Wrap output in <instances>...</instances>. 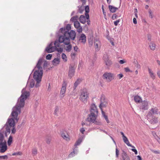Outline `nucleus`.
Masks as SVG:
<instances>
[{
  "label": "nucleus",
  "mask_w": 160,
  "mask_h": 160,
  "mask_svg": "<svg viewBox=\"0 0 160 160\" xmlns=\"http://www.w3.org/2000/svg\"><path fill=\"white\" fill-rule=\"evenodd\" d=\"M37 154V151L36 148H33L32 149V154L34 156Z\"/></svg>",
  "instance_id": "obj_40"
},
{
  "label": "nucleus",
  "mask_w": 160,
  "mask_h": 160,
  "mask_svg": "<svg viewBox=\"0 0 160 160\" xmlns=\"http://www.w3.org/2000/svg\"><path fill=\"white\" fill-rule=\"evenodd\" d=\"M149 47L152 50H154L156 48V44L153 42H151L149 44Z\"/></svg>",
  "instance_id": "obj_28"
},
{
  "label": "nucleus",
  "mask_w": 160,
  "mask_h": 160,
  "mask_svg": "<svg viewBox=\"0 0 160 160\" xmlns=\"http://www.w3.org/2000/svg\"><path fill=\"white\" fill-rule=\"evenodd\" d=\"M148 13H149L150 17L151 18H152L153 17V15L151 10L149 9V10Z\"/></svg>",
  "instance_id": "obj_46"
},
{
  "label": "nucleus",
  "mask_w": 160,
  "mask_h": 160,
  "mask_svg": "<svg viewBox=\"0 0 160 160\" xmlns=\"http://www.w3.org/2000/svg\"><path fill=\"white\" fill-rule=\"evenodd\" d=\"M104 117L106 121V122H107L108 123H109V120L108 119V116L107 115H104Z\"/></svg>",
  "instance_id": "obj_52"
},
{
  "label": "nucleus",
  "mask_w": 160,
  "mask_h": 160,
  "mask_svg": "<svg viewBox=\"0 0 160 160\" xmlns=\"http://www.w3.org/2000/svg\"><path fill=\"white\" fill-rule=\"evenodd\" d=\"M42 62V59L40 58L35 67V68H37L38 70H42L41 65Z\"/></svg>",
  "instance_id": "obj_16"
},
{
  "label": "nucleus",
  "mask_w": 160,
  "mask_h": 160,
  "mask_svg": "<svg viewBox=\"0 0 160 160\" xmlns=\"http://www.w3.org/2000/svg\"><path fill=\"white\" fill-rule=\"evenodd\" d=\"M92 122L94 123V124L97 125H100L101 124V122L99 120H96L94 122Z\"/></svg>",
  "instance_id": "obj_37"
},
{
  "label": "nucleus",
  "mask_w": 160,
  "mask_h": 160,
  "mask_svg": "<svg viewBox=\"0 0 160 160\" xmlns=\"http://www.w3.org/2000/svg\"><path fill=\"white\" fill-rule=\"evenodd\" d=\"M22 154V152H14L12 154V155L15 156L16 155H21Z\"/></svg>",
  "instance_id": "obj_42"
},
{
  "label": "nucleus",
  "mask_w": 160,
  "mask_h": 160,
  "mask_svg": "<svg viewBox=\"0 0 160 160\" xmlns=\"http://www.w3.org/2000/svg\"><path fill=\"white\" fill-rule=\"evenodd\" d=\"M56 49L57 51L59 53H61L63 51V49L62 48H56Z\"/></svg>",
  "instance_id": "obj_39"
},
{
  "label": "nucleus",
  "mask_w": 160,
  "mask_h": 160,
  "mask_svg": "<svg viewBox=\"0 0 160 160\" xmlns=\"http://www.w3.org/2000/svg\"><path fill=\"white\" fill-rule=\"evenodd\" d=\"M85 131V130L84 129V128H82L80 130V132L82 133L83 134L84 132Z\"/></svg>",
  "instance_id": "obj_59"
},
{
  "label": "nucleus",
  "mask_w": 160,
  "mask_h": 160,
  "mask_svg": "<svg viewBox=\"0 0 160 160\" xmlns=\"http://www.w3.org/2000/svg\"><path fill=\"white\" fill-rule=\"evenodd\" d=\"M116 156L117 157H118V156L119 155V151L118 150L117 148H116Z\"/></svg>",
  "instance_id": "obj_56"
},
{
  "label": "nucleus",
  "mask_w": 160,
  "mask_h": 160,
  "mask_svg": "<svg viewBox=\"0 0 160 160\" xmlns=\"http://www.w3.org/2000/svg\"><path fill=\"white\" fill-rule=\"evenodd\" d=\"M108 8L110 11L112 12H115L118 9L117 8L110 5L108 6Z\"/></svg>",
  "instance_id": "obj_27"
},
{
  "label": "nucleus",
  "mask_w": 160,
  "mask_h": 160,
  "mask_svg": "<svg viewBox=\"0 0 160 160\" xmlns=\"http://www.w3.org/2000/svg\"><path fill=\"white\" fill-rule=\"evenodd\" d=\"M0 152L1 153H3L5 152L7 149V147L6 143L5 145H3L0 146Z\"/></svg>",
  "instance_id": "obj_20"
},
{
  "label": "nucleus",
  "mask_w": 160,
  "mask_h": 160,
  "mask_svg": "<svg viewBox=\"0 0 160 160\" xmlns=\"http://www.w3.org/2000/svg\"><path fill=\"white\" fill-rule=\"evenodd\" d=\"M84 11V8L82 7H80L79 9L78 12L81 13H82Z\"/></svg>",
  "instance_id": "obj_44"
},
{
  "label": "nucleus",
  "mask_w": 160,
  "mask_h": 160,
  "mask_svg": "<svg viewBox=\"0 0 160 160\" xmlns=\"http://www.w3.org/2000/svg\"><path fill=\"white\" fill-rule=\"evenodd\" d=\"M125 71L126 72H131V71L130 69L129 68H128L127 67L124 68Z\"/></svg>",
  "instance_id": "obj_55"
},
{
  "label": "nucleus",
  "mask_w": 160,
  "mask_h": 160,
  "mask_svg": "<svg viewBox=\"0 0 160 160\" xmlns=\"http://www.w3.org/2000/svg\"><path fill=\"white\" fill-rule=\"evenodd\" d=\"M94 44L96 51H98L100 50L101 46V43L99 40L97 38L95 39Z\"/></svg>",
  "instance_id": "obj_12"
},
{
  "label": "nucleus",
  "mask_w": 160,
  "mask_h": 160,
  "mask_svg": "<svg viewBox=\"0 0 160 160\" xmlns=\"http://www.w3.org/2000/svg\"><path fill=\"white\" fill-rule=\"evenodd\" d=\"M53 43L51 42L46 48L45 51L48 53H51L55 50L56 48L52 46Z\"/></svg>",
  "instance_id": "obj_13"
},
{
  "label": "nucleus",
  "mask_w": 160,
  "mask_h": 160,
  "mask_svg": "<svg viewBox=\"0 0 160 160\" xmlns=\"http://www.w3.org/2000/svg\"><path fill=\"white\" fill-rule=\"evenodd\" d=\"M117 17V15L116 14H114L112 15V19L113 20L116 19Z\"/></svg>",
  "instance_id": "obj_54"
},
{
  "label": "nucleus",
  "mask_w": 160,
  "mask_h": 160,
  "mask_svg": "<svg viewBox=\"0 0 160 160\" xmlns=\"http://www.w3.org/2000/svg\"><path fill=\"white\" fill-rule=\"evenodd\" d=\"M76 28L77 29V32H81L82 31V28L81 26L79 27L78 28Z\"/></svg>",
  "instance_id": "obj_45"
},
{
  "label": "nucleus",
  "mask_w": 160,
  "mask_h": 160,
  "mask_svg": "<svg viewBox=\"0 0 160 160\" xmlns=\"http://www.w3.org/2000/svg\"><path fill=\"white\" fill-rule=\"evenodd\" d=\"M78 18V17L77 16H75L71 18L70 21L74 22H77Z\"/></svg>",
  "instance_id": "obj_30"
},
{
  "label": "nucleus",
  "mask_w": 160,
  "mask_h": 160,
  "mask_svg": "<svg viewBox=\"0 0 160 160\" xmlns=\"http://www.w3.org/2000/svg\"><path fill=\"white\" fill-rule=\"evenodd\" d=\"M77 149L75 148L73 149V152H72L68 156V158H70L73 157L75 155L77 154Z\"/></svg>",
  "instance_id": "obj_24"
},
{
  "label": "nucleus",
  "mask_w": 160,
  "mask_h": 160,
  "mask_svg": "<svg viewBox=\"0 0 160 160\" xmlns=\"http://www.w3.org/2000/svg\"><path fill=\"white\" fill-rule=\"evenodd\" d=\"M148 71L150 74V76L153 79L155 78V76L153 72L149 68H148Z\"/></svg>",
  "instance_id": "obj_32"
},
{
  "label": "nucleus",
  "mask_w": 160,
  "mask_h": 160,
  "mask_svg": "<svg viewBox=\"0 0 160 160\" xmlns=\"http://www.w3.org/2000/svg\"><path fill=\"white\" fill-rule=\"evenodd\" d=\"M120 22V19H118L114 22V24L116 26L118 25V23Z\"/></svg>",
  "instance_id": "obj_49"
},
{
  "label": "nucleus",
  "mask_w": 160,
  "mask_h": 160,
  "mask_svg": "<svg viewBox=\"0 0 160 160\" xmlns=\"http://www.w3.org/2000/svg\"><path fill=\"white\" fill-rule=\"evenodd\" d=\"M35 85L34 82L33 80H32V81L30 82V87L31 88H33Z\"/></svg>",
  "instance_id": "obj_41"
},
{
  "label": "nucleus",
  "mask_w": 160,
  "mask_h": 160,
  "mask_svg": "<svg viewBox=\"0 0 160 160\" xmlns=\"http://www.w3.org/2000/svg\"><path fill=\"white\" fill-rule=\"evenodd\" d=\"M52 57V55L51 54H48L46 57V58L47 60H50L51 59Z\"/></svg>",
  "instance_id": "obj_43"
},
{
  "label": "nucleus",
  "mask_w": 160,
  "mask_h": 160,
  "mask_svg": "<svg viewBox=\"0 0 160 160\" xmlns=\"http://www.w3.org/2000/svg\"><path fill=\"white\" fill-rule=\"evenodd\" d=\"M6 143L3 134L0 132V146Z\"/></svg>",
  "instance_id": "obj_17"
},
{
  "label": "nucleus",
  "mask_w": 160,
  "mask_h": 160,
  "mask_svg": "<svg viewBox=\"0 0 160 160\" xmlns=\"http://www.w3.org/2000/svg\"><path fill=\"white\" fill-rule=\"evenodd\" d=\"M102 9L104 15L106 16V12L104 11V6L103 5H102Z\"/></svg>",
  "instance_id": "obj_57"
},
{
  "label": "nucleus",
  "mask_w": 160,
  "mask_h": 160,
  "mask_svg": "<svg viewBox=\"0 0 160 160\" xmlns=\"http://www.w3.org/2000/svg\"><path fill=\"white\" fill-rule=\"evenodd\" d=\"M51 140V138L50 136H47L46 138V141L48 144H49Z\"/></svg>",
  "instance_id": "obj_35"
},
{
  "label": "nucleus",
  "mask_w": 160,
  "mask_h": 160,
  "mask_svg": "<svg viewBox=\"0 0 160 160\" xmlns=\"http://www.w3.org/2000/svg\"><path fill=\"white\" fill-rule=\"evenodd\" d=\"M140 108L142 110H146L148 109V104L147 101H144L141 102Z\"/></svg>",
  "instance_id": "obj_15"
},
{
  "label": "nucleus",
  "mask_w": 160,
  "mask_h": 160,
  "mask_svg": "<svg viewBox=\"0 0 160 160\" xmlns=\"http://www.w3.org/2000/svg\"><path fill=\"white\" fill-rule=\"evenodd\" d=\"M58 107H56V108H55V111H54V113L55 115H57V112H58Z\"/></svg>",
  "instance_id": "obj_51"
},
{
  "label": "nucleus",
  "mask_w": 160,
  "mask_h": 160,
  "mask_svg": "<svg viewBox=\"0 0 160 160\" xmlns=\"http://www.w3.org/2000/svg\"><path fill=\"white\" fill-rule=\"evenodd\" d=\"M59 36L58 38V40L55 41L54 43V44L55 45L54 47L55 48H57L58 47H59L60 45V43H63L65 44H68L69 43V41L68 42H67V41H65L64 42H62V41H60V34H59Z\"/></svg>",
  "instance_id": "obj_11"
},
{
  "label": "nucleus",
  "mask_w": 160,
  "mask_h": 160,
  "mask_svg": "<svg viewBox=\"0 0 160 160\" xmlns=\"http://www.w3.org/2000/svg\"><path fill=\"white\" fill-rule=\"evenodd\" d=\"M151 151L155 154H158L159 153V152L158 151H155L153 150H151Z\"/></svg>",
  "instance_id": "obj_62"
},
{
  "label": "nucleus",
  "mask_w": 160,
  "mask_h": 160,
  "mask_svg": "<svg viewBox=\"0 0 160 160\" xmlns=\"http://www.w3.org/2000/svg\"><path fill=\"white\" fill-rule=\"evenodd\" d=\"M120 63L121 64H123L125 62L123 60H121L119 61Z\"/></svg>",
  "instance_id": "obj_63"
},
{
  "label": "nucleus",
  "mask_w": 160,
  "mask_h": 160,
  "mask_svg": "<svg viewBox=\"0 0 160 160\" xmlns=\"http://www.w3.org/2000/svg\"><path fill=\"white\" fill-rule=\"evenodd\" d=\"M131 150L134 152L135 154L137 155L138 154V151L136 149L134 148H132L131 149Z\"/></svg>",
  "instance_id": "obj_58"
},
{
  "label": "nucleus",
  "mask_w": 160,
  "mask_h": 160,
  "mask_svg": "<svg viewBox=\"0 0 160 160\" xmlns=\"http://www.w3.org/2000/svg\"><path fill=\"white\" fill-rule=\"evenodd\" d=\"M134 99L136 102L139 103L142 100L141 98L138 96H135L134 97Z\"/></svg>",
  "instance_id": "obj_29"
},
{
  "label": "nucleus",
  "mask_w": 160,
  "mask_h": 160,
  "mask_svg": "<svg viewBox=\"0 0 160 160\" xmlns=\"http://www.w3.org/2000/svg\"><path fill=\"white\" fill-rule=\"evenodd\" d=\"M8 158V157L7 155L4 156H0V160H7Z\"/></svg>",
  "instance_id": "obj_38"
},
{
  "label": "nucleus",
  "mask_w": 160,
  "mask_h": 160,
  "mask_svg": "<svg viewBox=\"0 0 160 160\" xmlns=\"http://www.w3.org/2000/svg\"><path fill=\"white\" fill-rule=\"evenodd\" d=\"M82 142V139L81 138H79L78 140L76 142L74 146H77L79 145Z\"/></svg>",
  "instance_id": "obj_34"
},
{
  "label": "nucleus",
  "mask_w": 160,
  "mask_h": 160,
  "mask_svg": "<svg viewBox=\"0 0 160 160\" xmlns=\"http://www.w3.org/2000/svg\"><path fill=\"white\" fill-rule=\"evenodd\" d=\"M108 104L107 100L103 95H102L100 98V104L99 107L101 110L103 107H106Z\"/></svg>",
  "instance_id": "obj_9"
},
{
  "label": "nucleus",
  "mask_w": 160,
  "mask_h": 160,
  "mask_svg": "<svg viewBox=\"0 0 160 160\" xmlns=\"http://www.w3.org/2000/svg\"><path fill=\"white\" fill-rule=\"evenodd\" d=\"M98 111L96 106L94 104L91 105L90 109V113L87 118L88 122H94L98 116Z\"/></svg>",
  "instance_id": "obj_3"
},
{
  "label": "nucleus",
  "mask_w": 160,
  "mask_h": 160,
  "mask_svg": "<svg viewBox=\"0 0 160 160\" xmlns=\"http://www.w3.org/2000/svg\"><path fill=\"white\" fill-rule=\"evenodd\" d=\"M22 93L21 97L19 98L18 102L15 107L12 108V111L11 115L12 118H9L5 125L6 131L5 132V136H7V133L9 134L11 129V133L15 134L16 132V129L15 128V121L17 122L19 120L18 116L21 112V108L24 107L25 104V101L29 95V93L28 92L22 91Z\"/></svg>",
  "instance_id": "obj_1"
},
{
  "label": "nucleus",
  "mask_w": 160,
  "mask_h": 160,
  "mask_svg": "<svg viewBox=\"0 0 160 160\" xmlns=\"http://www.w3.org/2000/svg\"><path fill=\"white\" fill-rule=\"evenodd\" d=\"M71 38H69V43L68 44H65L67 46L65 47V49L67 52H70L72 49V46L70 44Z\"/></svg>",
  "instance_id": "obj_18"
},
{
  "label": "nucleus",
  "mask_w": 160,
  "mask_h": 160,
  "mask_svg": "<svg viewBox=\"0 0 160 160\" xmlns=\"http://www.w3.org/2000/svg\"><path fill=\"white\" fill-rule=\"evenodd\" d=\"M71 26L70 24H68L66 27L61 28L59 32L60 34V40L62 42L67 41H69V38H71L72 40H74L76 37V33L75 31L70 30Z\"/></svg>",
  "instance_id": "obj_2"
},
{
  "label": "nucleus",
  "mask_w": 160,
  "mask_h": 160,
  "mask_svg": "<svg viewBox=\"0 0 160 160\" xmlns=\"http://www.w3.org/2000/svg\"><path fill=\"white\" fill-rule=\"evenodd\" d=\"M86 17H85L83 15H81L79 18V21L80 22L83 23L85 24L86 22Z\"/></svg>",
  "instance_id": "obj_23"
},
{
  "label": "nucleus",
  "mask_w": 160,
  "mask_h": 160,
  "mask_svg": "<svg viewBox=\"0 0 160 160\" xmlns=\"http://www.w3.org/2000/svg\"><path fill=\"white\" fill-rule=\"evenodd\" d=\"M74 50L75 52H78V51H79L78 48L77 46H75L74 47Z\"/></svg>",
  "instance_id": "obj_53"
},
{
  "label": "nucleus",
  "mask_w": 160,
  "mask_h": 160,
  "mask_svg": "<svg viewBox=\"0 0 160 160\" xmlns=\"http://www.w3.org/2000/svg\"><path fill=\"white\" fill-rule=\"evenodd\" d=\"M81 81V79H78L76 81H75L74 83V88L75 89L77 87L78 85Z\"/></svg>",
  "instance_id": "obj_31"
},
{
  "label": "nucleus",
  "mask_w": 160,
  "mask_h": 160,
  "mask_svg": "<svg viewBox=\"0 0 160 160\" xmlns=\"http://www.w3.org/2000/svg\"><path fill=\"white\" fill-rule=\"evenodd\" d=\"M43 74L42 70H36L33 74V78L38 82H40Z\"/></svg>",
  "instance_id": "obj_5"
},
{
  "label": "nucleus",
  "mask_w": 160,
  "mask_h": 160,
  "mask_svg": "<svg viewBox=\"0 0 160 160\" xmlns=\"http://www.w3.org/2000/svg\"><path fill=\"white\" fill-rule=\"evenodd\" d=\"M135 66L138 68H141V66L140 65L138 64V62H137L135 64Z\"/></svg>",
  "instance_id": "obj_50"
},
{
  "label": "nucleus",
  "mask_w": 160,
  "mask_h": 160,
  "mask_svg": "<svg viewBox=\"0 0 160 160\" xmlns=\"http://www.w3.org/2000/svg\"><path fill=\"white\" fill-rule=\"evenodd\" d=\"M74 26L76 28H78L80 26V24L78 21L74 22Z\"/></svg>",
  "instance_id": "obj_36"
},
{
  "label": "nucleus",
  "mask_w": 160,
  "mask_h": 160,
  "mask_svg": "<svg viewBox=\"0 0 160 160\" xmlns=\"http://www.w3.org/2000/svg\"><path fill=\"white\" fill-rule=\"evenodd\" d=\"M85 15L86 16V18L87 19H88L89 18V16L88 14V13L89 12V9L88 6H87L85 7Z\"/></svg>",
  "instance_id": "obj_21"
},
{
  "label": "nucleus",
  "mask_w": 160,
  "mask_h": 160,
  "mask_svg": "<svg viewBox=\"0 0 160 160\" xmlns=\"http://www.w3.org/2000/svg\"><path fill=\"white\" fill-rule=\"evenodd\" d=\"M76 67L73 65H70L69 68L68 76L71 78L74 75Z\"/></svg>",
  "instance_id": "obj_10"
},
{
  "label": "nucleus",
  "mask_w": 160,
  "mask_h": 160,
  "mask_svg": "<svg viewBox=\"0 0 160 160\" xmlns=\"http://www.w3.org/2000/svg\"><path fill=\"white\" fill-rule=\"evenodd\" d=\"M12 137L10 135L9 136V139L8 141V146H10L11 143H12Z\"/></svg>",
  "instance_id": "obj_33"
},
{
  "label": "nucleus",
  "mask_w": 160,
  "mask_h": 160,
  "mask_svg": "<svg viewBox=\"0 0 160 160\" xmlns=\"http://www.w3.org/2000/svg\"><path fill=\"white\" fill-rule=\"evenodd\" d=\"M89 93L87 90L85 88H83L81 92L80 99L84 102H87L88 99L89 98Z\"/></svg>",
  "instance_id": "obj_4"
},
{
  "label": "nucleus",
  "mask_w": 160,
  "mask_h": 160,
  "mask_svg": "<svg viewBox=\"0 0 160 160\" xmlns=\"http://www.w3.org/2000/svg\"><path fill=\"white\" fill-rule=\"evenodd\" d=\"M103 78L104 79H106L107 81L110 82L114 79V75L113 73L106 72L103 75Z\"/></svg>",
  "instance_id": "obj_8"
},
{
  "label": "nucleus",
  "mask_w": 160,
  "mask_h": 160,
  "mask_svg": "<svg viewBox=\"0 0 160 160\" xmlns=\"http://www.w3.org/2000/svg\"><path fill=\"white\" fill-rule=\"evenodd\" d=\"M158 109L156 107L152 108L149 112L147 116L150 119H153L155 118L154 115L158 114Z\"/></svg>",
  "instance_id": "obj_6"
},
{
  "label": "nucleus",
  "mask_w": 160,
  "mask_h": 160,
  "mask_svg": "<svg viewBox=\"0 0 160 160\" xmlns=\"http://www.w3.org/2000/svg\"><path fill=\"white\" fill-rule=\"evenodd\" d=\"M76 53L75 52H72L71 54V57L72 59H74L75 55Z\"/></svg>",
  "instance_id": "obj_47"
},
{
  "label": "nucleus",
  "mask_w": 160,
  "mask_h": 160,
  "mask_svg": "<svg viewBox=\"0 0 160 160\" xmlns=\"http://www.w3.org/2000/svg\"><path fill=\"white\" fill-rule=\"evenodd\" d=\"M62 138L67 141H68L70 140L69 137V135L67 133H62Z\"/></svg>",
  "instance_id": "obj_22"
},
{
  "label": "nucleus",
  "mask_w": 160,
  "mask_h": 160,
  "mask_svg": "<svg viewBox=\"0 0 160 160\" xmlns=\"http://www.w3.org/2000/svg\"><path fill=\"white\" fill-rule=\"evenodd\" d=\"M66 85L67 83L65 81H64L60 91V96L62 98H63L64 96V94L66 91Z\"/></svg>",
  "instance_id": "obj_14"
},
{
  "label": "nucleus",
  "mask_w": 160,
  "mask_h": 160,
  "mask_svg": "<svg viewBox=\"0 0 160 160\" xmlns=\"http://www.w3.org/2000/svg\"><path fill=\"white\" fill-rule=\"evenodd\" d=\"M118 77H119V79L122 78L123 76V75L122 74H120L118 75Z\"/></svg>",
  "instance_id": "obj_61"
},
{
  "label": "nucleus",
  "mask_w": 160,
  "mask_h": 160,
  "mask_svg": "<svg viewBox=\"0 0 160 160\" xmlns=\"http://www.w3.org/2000/svg\"><path fill=\"white\" fill-rule=\"evenodd\" d=\"M103 59L104 63L108 67H110L112 64V62L109 58V56L107 53L104 54Z\"/></svg>",
  "instance_id": "obj_7"
},
{
  "label": "nucleus",
  "mask_w": 160,
  "mask_h": 160,
  "mask_svg": "<svg viewBox=\"0 0 160 160\" xmlns=\"http://www.w3.org/2000/svg\"><path fill=\"white\" fill-rule=\"evenodd\" d=\"M86 37L85 35L83 33L82 34L79 38V41L84 43L86 42Z\"/></svg>",
  "instance_id": "obj_19"
},
{
  "label": "nucleus",
  "mask_w": 160,
  "mask_h": 160,
  "mask_svg": "<svg viewBox=\"0 0 160 160\" xmlns=\"http://www.w3.org/2000/svg\"><path fill=\"white\" fill-rule=\"evenodd\" d=\"M122 156L123 160H130L129 157L127 155L126 153L124 151H122Z\"/></svg>",
  "instance_id": "obj_25"
},
{
  "label": "nucleus",
  "mask_w": 160,
  "mask_h": 160,
  "mask_svg": "<svg viewBox=\"0 0 160 160\" xmlns=\"http://www.w3.org/2000/svg\"><path fill=\"white\" fill-rule=\"evenodd\" d=\"M60 62L59 58H55L52 61V63L54 66H56Z\"/></svg>",
  "instance_id": "obj_26"
},
{
  "label": "nucleus",
  "mask_w": 160,
  "mask_h": 160,
  "mask_svg": "<svg viewBox=\"0 0 160 160\" xmlns=\"http://www.w3.org/2000/svg\"><path fill=\"white\" fill-rule=\"evenodd\" d=\"M148 40L149 41H151V36L150 35H148Z\"/></svg>",
  "instance_id": "obj_60"
},
{
  "label": "nucleus",
  "mask_w": 160,
  "mask_h": 160,
  "mask_svg": "<svg viewBox=\"0 0 160 160\" xmlns=\"http://www.w3.org/2000/svg\"><path fill=\"white\" fill-rule=\"evenodd\" d=\"M122 138L123 141L124 142L128 140V138L126 137H124V138Z\"/></svg>",
  "instance_id": "obj_64"
},
{
  "label": "nucleus",
  "mask_w": 160,
  "mask_h": 160,
  "mask_svg": "<svg viewBox=\"0 0 160 160\" xmlns=\"http://www.w3.org/2000/svg\"><path fill=\"white\" fill-rule=\"evenodd\" d=\"M62 59L64 60L65 59L67 58V57L66 56V55L64 53H62Z\"/></svg>",
  "instance_id": "obj_48"
}]
</instances>
